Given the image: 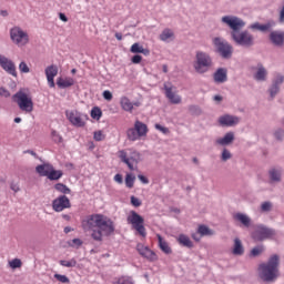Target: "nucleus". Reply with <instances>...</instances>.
I'll return each instance as SVG.
<instances>
[{
    "label": "nucleus",
    "instance_id": "obj_42",
    "mask_svg": "<svg viewBox=\"0 0 284 284\" xmlns=\"http://www.w3.org/2000/svg\"><path fill=\"white\" fill-rule=\"evenodd\" d=\"M94 141H105V134L103 131L99 130L93 133Z\"/></svg>",
    "mask_w": 284,
    "mask_h": 284
},
{
    "label": "nucleus",
    "instance_id": "obj_1",
    "mask_svg": "<svg viewBox=\"0 0 284 284\" xmlns=\"http://www.w3.org/2000/svg\"><path fill=\"white\" fill-rule=\"evenodd\" d=\"M222 23L229 26L231 31V38L237 45H244L245 48H251L254 45V36L247 31H242L245 28V22L241 18L235 16H224L222 17Z\"/></svg>",
    "mask_w": 284,
    "mask_h": 284
},
{
    "label": "nucleus",
    "instance_id": "obj_51",
    "mask_svg": "<svg viewBox=\"0 0 284 284\" xmlns=\"http://www.w3.org/2000/svg\"><path fill=\"white\" fill-rule=\"evenodd\" d=\"M54 278H57V281H59L60 283H70V278H68V276L65 275L55 274Z\"/></svg>",
    "mask_w": 284,
    "mask_h": 284
},
{
    "label": "nucleus",
    "instance_id": "obj_10",
    "mask_svg": "<svg viewBox=\"0 0 284 284\" xmlns=\"http://www.w3.org/2000/svg\"><path fill=\"white\" fill-rule=\"evenodd\" d=\"M65 116L68 121L75 128H85V121H88V114H83L77 110L67 111Z\"/></svg>",
    "mask_w": 284,
    "mask_h": 284
},
{
    "label": "nucleus",
    "instance_id": "obj_13",
    "mask_svg": "<svg viewBox=\"0 0 284 284\" xmlns=\"http://www.w3.org/2000/svg\"><path fill=\"white\" fill-rule=\"evenodd\" d=\"M72 207V203H70V199L65 195H60L52 202V210L54 212H63V210H70Z\"/></svg>",
    "mask_w": 284,
    "mask_h": 284
},
{
    "label": "nucleus",
    "instance_id": "obj_19",
    "mask_svg": "<svg viewBox=\"0 0 284 284\" xmlns=\"http://www.w3.org/2000/svg\"><path fill=\"white\" fill-rule=\"evenodd\" d=\"M57 74H59V68L57 65L51 64L45 69V77L50 88H54V77Z\"/></svg>",
    "mask_w": 284,
    "mask_h": 284
},
{
    "label": "nucleus",
    "instance_id": "obj_57",
    "mask_svg": "<svg viewBox=\"0 0 284 284\" xmlns=\"http://www.w3.org/2000/svg\"><path fill=\"white\" fill-rule=\"evenodd\" d=\"M283 135H284V131L283 130H277L275 132V138L281 141V139H283Z\"/></svg>",
    "mask_w": 284,
    "mask_h": 284
},
{
    "label": "nucleus",
    "instance_id": "obj_52",
    "mask_svg": "<svg viewBox=\"0 0 284 284\" xmlns=\"http://www.w3.org/2000/svg\"><path fill=\"white\" fill-rule=\"evenodd\" d=\"M155 130H159V132H162V134H170V129L161 124H155Z\"/></svg>",
    "mask_w": 284,
    "mask_h": 284
},
{
    "label": "nucleus",
    "instance_id": "obj_29",
    "mask_svg": "<svg viewBox=\"0 0 284 284\" xmlns=\"http://www.w3.org/2000/svg\"><path fill=\"white\" fill-rule=\"evenodd\" d=\"M178 243L180 245H183V247H194V244L192 243V240H190V236L185 234H180L178 236Z\"/></svg>",
    "mask_w": 284,
    "mask_h": 284
},
{
    "label": "nucleus",
    "instance_id": "obj_11",
    "mask_svg": "<svg viewBox=\"0 0 284 284\" xmlns=\"http://www.w3.org/2000/svg\"><path fill=\"white\" fill-rule=\"evenodd\" d=\"M103 214H92L88 215L81 221V227L84 232H94L98 230L99 223L101 222V217Z\"/></svg>",
    "mask_w": 284,
    "mask_h": 284
},
{
    "label": "nucleus",
    "instance_id": "obj_41",
    "mask_svg": "<svg viewBox=\"0 0 284 284\" xmlns=\"http://www.w3.org/2000/svg\"><path fill=\"white\" fill-rule=\"evenodd\" d=\"M21 265H23V263L20 258H13L12 261L9 262V267H11V270H17L21 267Z\"/></svg>",
    "mask_w": 284,
    "mask_h": 284
},
{
    "label": "nucleus",
    "instance_id": "obj_38",
    "mask_svg": "<svg viewBox=\"0 0 284 284\" xmlns=\"http://www.w3.org/2000/svg\"><path fill=\"white\" fill-rule=\"evenodd\" d=\"M103 116V111H101V108L94 106L91 110V118L95 119V121H99Z\"/></svg>",
    "mask_w": 284,
    "mask_h": 284
},
{
    "label": "nucleus",
    "instance_id": "obj_40",
    "mask_svg": "<svg viewBox=\"0 0 284 284\" xmlns=\"http://www.w3.org/2000/svg\"><path fill=\"white\" fill-rule=\"evenodd\" d=\"M271 181H281V171L273 169L270 171Z\"/></svg>",
    "mask_w": 284,
    "mask_h": 284
},
{
    "label": "nucleus",
    "instance_id": "obj_63",
    "mask_svg": "<svg viewBox=\"0 0 284 284\" xmlns=\"http://www.w3.org/2000/svg\"><path fill=\"white\" fill-rule=\"evenodd\" d=\"M115 39H118V41H122V40H123V34L116 32V33H115Z\"/></svg>",
    "mask_w": 284,
    "mask_h": 284
},
{
    "label": "nucleus",
    "instance_id": "obj_5",
    "mask_svg": "<svg viewBox=\"0 0 284 284\" xmlns=\"http://www.w3.org/2000/svg\"><path fill=\"white\" fill-rule=\"evenodd\" d=\"M126 221L129 225H131L132 230L139 234V236H142V239L148 236V231L145 230V220L143 216L139 215L136 211H131L126 217Z\"/></svg>",
    "mask_w": 284,
    "mask_h": 284
},
{
    "label": "nucleus",
    "instance_id": "obj_61",
    "mask_svg": "<svg viewBox=\"0 0 284 284\" xmlns=\"http://www.w3.org/2000/svg\"><path fill=\"white\" fill-rule=\"evenodd\" d=\"M60 21H63L64 23H68V17L64 16V13H59Z\"/></svg>",
    "mask_w": 284,
    "mask_h": 284
},
{
    "label": "nucleus",
    "instance_id": "obj_47",
    "mask_svg": "<svg viewBox=\"0 0 284 284\" xmlns=\"http://www.w3.org/2000/svg\"><path fill=\"white\" fill-rule=\"evenodd\" d=\"M70 247H81L83 245V241L81 239H73L71 242L68 243Z\"/></svg>",
    "mask_w": 284,
    "mask_h": 284
},
{
    "label": "nucleus",
    "instance_id": "obj_6",
    "mask_svg": "<svg viewBox=\"0 0 284 284\" xmlns=\"http://www.w3.org/2000/svg\"><path fill=\"white\" fill-rule=\"evenodd\" d=\"M10 39L13 45L18 48H26L30 43V36L28 31L21 29V27H13L10 29Z\"/></svg>",
    "mask_w": 284,
    "mask_h": 284
},
{
    "label": "nucleus",
    "instance_id": "obj_43",
    "mask_svg": "<svg viewBox=\"0 0 284 284\" xmlns=\"http://www.w3.org/2000/svg\"><path fill=\"white\" fill-rule=\"evenodd\" d=\"M265 252V248L263 246H255L251 251V256H260V254H263Z\"/></svg>",
    "mask_w": 284,
    "mask_h": 284
},
{
    "label": "nucleus",
    "instance_id": "obj_46",
    "mask_svg": "<svg viewBox=\"0 0 284 284\" xmlns=\"http://www.w3.org/2000/svg\"><path fill=\"white\" fill-rule=\"evenodd\" d=\"M134 176H132L131 174H128L126 178H125V185L126 187H134Z\"/></svg>",
    "mask_w": 284,
    "mask_h": 284
},
{
    "label": "nucleus",
    "instance_id": "obj_64",
    "mask_svg": "<svg viewBox=\"0 0 284 284\" xmlns=\"http://www.w3.org/2000/svg\"><path fill=\"white\" fill-rule=\"evenodd\" d=\"M0 16H1V17H8V12H7L6 10H1V11H0Z\"/></svg>",
    "mask_w": 284,
    "mask_h": 284
},
{
    "label": "nucleus",
    "instance_id": "obj_8",
    "mask_svg": "<svg viewBox=\"0 0 284 284\" xmlns=\"http://www.w3.org/2000/svg\"><path fill=\"white\" fill-rule=\"evenodd\" d=\"M148 124L136 120L134 122V128L126 130V136L129 141H139V139H143V136H148Z\"/></svg>",
    "mask_w": 284,
    "mask_h": 284
},
{
    "label": "nucleus",
    "instance_id": "obj_55",
    "mask_svg": "<svg viewBox=\"0 0 284 284\" xmlns=\"http://www.w3.org/2000/svg\"><path fill=\"white\" fill-rule=\"evenodd\" d=\"M0 97H4L6 99H8V97H10V91H8L6 88H0Z\"/></svg>",
    "mask_w": 284,
    "mask_h": 284
},
{
    "label": "nucleus",
    "instance_id": "obj_58",
    "mask_svg": "<svg viewBox=\"0 0 284 284\" xmlns=\"http://www.w3.org/2000/svg\"><path fill=\"white\" fill-rule=\"evenodd\" d=\"M114 181H115L116 183H123V175H121V174H115Z\"/></svg>",
    "mask_w": 284,
    "mask_h": 284
},
{
    "label": "nucleus",
    "instance_id": "obj_62",
    "mask_svg": "<svg viewBox=\"0 0 284 284\" xmlns=\"http://www.w3.org/2000/svg\"><path fill=\"white\" fill-rule=\"evenodd\" d=\"M11 190L13 191V192H19V184H14V183H11Z\"/></svg>",
    "mask_w": 284,
    "mask_h": 284
},
{
    "label": "nucleus",
    "instance_id": "obj_16",
    "mask_svg": "<svg viewBox=\"0 0 284 284\" xmlns=\"http://www.w3.org/2000/svg\"><path fill=\"white\" fill-rule=\"evenodd\" d=\"M0 67L4 72H8V74H11V77H17V65H14V62L6 55H0Z\"/></svg>",
    "mask_w": 284,
    "mask_h": 284
},
{
    "label": "nucleus",
    "instance_id": "obj_20",
    "mask_svg": "<svg viewBox=\"0 0 284 284\" xmlns=\"http://www.w3.org/2000/svg\"><path fill=\"white\" fill-rule=\"evenodd\" d=\"M241 120L239 116H233V115H224L220 118V124L221 125H226L227 128H232V125H237V123Z\"/></svg>",
    "mask_w": 284,
    "mask_h": 284
},
{
    "label": "nucleus",
    "instance_id": "obj_28",
    "mask_svg": "<svg viewBox=\"0 0 284 284\" xmlns=\"http://www.w3.org/2000/svg\"><path fill=\"white\" fill-rule=\"evenodd\" d=\"M59 88H72L74 85V79L72 78H59L57 81Z\"/></svg>",
    "mask_w": 284,
    "mask_h": 284
},
{
    "label": "nucleus",
    "instance_id": "obj_33",
    "mask_svg": "<svg viewBox=\"0 0 284 284\" xmlns=\"http://www.w3.org/2000/svg\"><path fill=\"white\" fill-rule=\"evenodd\" d=\"M271 28L272 24H261L258 22L251 24V30H260V32H267Z\"/></svg>",
    "mask_w": 284,
    "mask_h": 284
},
{
    "label": "nucleus",
    "instance_id": "obj_48",
    "mask_svg": "<svg viewBox=\"0 0 284 284\" xmlns=\"http://www.w3.org/2000/svg\"><path fill=\"white\" fill-rule=\"evenodd\" d=\"M262 212H271L272 211V202H263L261 205Z\"/></svg>",
    "mask_w": 284,
    "mask_h": 284
},
{
    "label": "nucleus",
    "instance_id": "obj_45",
    "mask_svg": "<svg viewBox=\"0 0 284 284\" xmlns=\"http://www.w3.org/2000/svg\"><path fill=\"white\" fill-rule=\"evenodd\" d=\"M51 136H52V140L54 141V143H62L63 142V138L57 131H52Z\"/></svg>",
    "mask_w": 284,
    "mask_h": 284
},
{
    "label": "nucleus",
    "instance_id": "obj_53",
    "mask_svg": "<svg viewBox=\"0 0 284 284\" xmlns=\"http://www.w3.org/2000/svg\"><path fill=\"white\" fill-rule=\"evenodd\" d=\"M229 159H232V153L227 149H224L222 152V161H229Z\"/></svg>",
    "mask_w": 284,
    "mask_h": 284
},
{
    "label": "nucleus",
    "instance_id": "obj_22",
    "mask_svg": "<svg viewBox=\"0 0 284 284\" xmlns=\"http://www.w3.org/2000/svg\"><path fill=\"white\" fill-rule=\"evenodd\" d=\"M52 168L53 166L50 163L40 164L36 168V172L39 174V176H49Z\"/></svg>",
    "mask_w": 284,
    "mask_h": 284
},
{
    "label": "nucleus",
    "instance_id": "obj_34",
    "mask_svg": "<svg viewBox=\"0 0 284 284\" xmlns=\"http://www.w3.org/2000/svg\"><path fill=\"white\" fill-rule=\"evenodd\" d=\"M197 232L201 236H213L214 231L210 230L206 225H200Z\"/></svg>",
    "mask_w": 284,
    "mask_h": 284
},
{
    "label": "nucleus",
    "instance_id": "obj_50",
    "mask_svg": "<svg viewBox=\"0 0 284 284\" xmlns=\"http://www.w3.org/2000/svg\"><path fill=\"white\" fill-rule=\"evenodd\" d=\"M278 90L280 88L275 83H273V85L270 89L271 99H274V97L278 94Z\"/></svg>",
    "mask_w": 284,
    "mask_h": 284
},
{
    "label": "nucleus",
    "instance_id": "obj_36",
    "mask_svg": "<svg viewBox=\"0 0 284 284\" xmlns=\"http://www.w3.org/2000/svg\"><path fill=\"white\" fill-rule=\"evenodd\" d=\"M54 190H57V192H60L61 194H70V192H72V190H70V187H68V185L63 183L55 184Z\"/></svg>",
    "mask_w": 284,
    "mask_h": 284
},
{
    "label": "nucleus",
    "instance_id": "obj_35",
    "mask_svg": "<svg viewBox=\"0 0 284 284\" xmlns=\"http://www.w3.org/2000/svg\"><path fill=\"white\" fill-rule=\"evenodd\" d=\"M173 38H174V31H172L171 29H164L160 34L161 41H168V39H173Z\"/></svg>",
    "mask_w": 284,
    "mask_h": 284
},
{
    "label": "nucleus",
    "instance_id": "obj_56",
    "mask_svg": "<svg viewBox=\"0 0 284 284\" xmlns=\"http://www.w3.org/2000/svg\"><path fill=\"white\" fill-rule=\"evenodd\" d=\"M132 63H141V61H143V57H141L140 54H135L132 57Z\"/></svg>",
    "mask_w": 284,
    "mask_h": 284
},
{
    "label": "nucleus",
    "instance_id": "obj_31",
    "mask_svg": "<svg viewBox=\"0 0 284 284\" xmlns=\"http://www.w3.org/2000/svg\"><path fill=\"white\" fill-rule=\"evenodd\" d=\"M61 176H63V171L54 170V166H53L51 169L49 175L47 176V179H49V181H59V179H61Z\"/></svg>",
    "mask_w": 284,
    "mask_h": 284
},
{
    "label": "nucleus",
    "instance_id": "obj_32",
    "mask_svg": "<svg viewBox=\"0 0 284 284\" xmlns=\"http://www.w3.org/2000/svg\"><path fill=\"white\" fill-rule=\"evenodd\" d=\"M267 77V70H265L262 64H258L257 72L255 73L254 78L256 81H265V78Z\"/></svg>",
    "mask_w": 284,
    "mask_h": 284
},
{
    "label": "nucleus",
    "instance_id": "obj_14",
    "mask_svg": "<svg viewBox=\"0 0 284 284\" xmlns=\"http://www.w3.org/2000/svg\"><path fill=\"white\" fill-rule=\"evenodd\" d=\"M136 252L142 256L143 258H146V261H150V263H154V261H159V256L154 251H152L150 247L138 243L136 245Z\"/></svg>",
    "mask_w": 284,
    "mask_h": 284
},
{
    "label": "nucleus",
    "instance_id": "obj_59",
    "mask_svg": "<svg viewBox=\"0 0 284 284\" xmlns=\"http://www.w3.org/2000/svg\"><path fill=\"white\" fill-rule=\"evenodd\" d=\"M283 81H284L283 75H278L274 83L278 87V85H281V83H283Z\"/></svg>",
    "mask_w": 284,
    "mask_h": 284
},
{
    "label": "nucleus",
    "instance_id": "obj_18",
    "mask_svg": "<svg viewBox=\"0 0 284 284\" xmlns=\"http://www.w3.org/2000/svg\"><path fill=\"white\" fill-rule=\"evenodd\" d=\"M164 90L165 97L171 103H173L174 105H179V103H181V98L179 94H176V91H174V87L170 84H164Z\"/></svg>",
    "mask_w": 284,
    "mask_h": 284
},
{
    "label": "nucleus",
    "instance_id": "obj_2",
    "mask_svg": "<svg viewBox=\"0 0 284 284\" xmlns=\"http://www.w3.org/2000/svg\"><path fill=\"white\" fill-rule=\"evenodd\" d=\"M278 265V255H273L268 258L267 263L260 264V278H262V281H266L267 283L276 281V277L280 276Z\"/></svg>",
    "mask_w": 284,
    "mask_h": 284
},
{
    "label": "nucleus",
    "instance_id": "obj_12",
    "mask_svg": "<svg viewBox=\"0 0 284 284\" xmlns=\"http://www.w3.org/2000/svg\"><path fill=\"white\" fill-rule=\"evenodd\" d=\"M213 44L223 59H230L232 57L233 49L231 44L227 43V41L221 38H214Z\"/></svg>",
    "mask_w": 284,
    "mask_h": 284
},
{
    "label": "nucleus",
    "instance_id": "obj_26",
    "mask_svg": "<svg viewBox=\"0 0 284 284\" xmlns=\"http://www.w3.org/2000/svg\"><path fill=\"white\" fill-rule=\"evenodd\" d=\"M235 221H239L240 223H242V225H244V227H250V224L252 223V220L250 219V216L243 214V213H236L234 215Z\"/></svg>",
    "mask_w": 284,
    "mask_h": 284
},
{
    "label": "nucleus",
    "instance_id": "obj_9",
    "mask_svg": "<svg viewBox=\"0 0 284 284\" xmlns=\"http://www.w3.org/2000/svg\"><path fill=\"white\" fill-rule=\"evenodd\" d=\"M119 159H121L122 163L128 165L129 170H136L139 162L141 161V153L136 151H131L130 154L125 151H119Z\"/></svg>",
    "mask_w": 284,
    "mask_h": 284
},
{
    "label": "nucleus",
    "instance_id": "obj_30",
    "mask_svg": "<svg viewBox=\"0 0 284 284\" xmlns=\"http://www.w3.org/2000/svg\"><path fill=\"white\" fill-rule=\"evenodd\" d=\"M233 141H234V133L229 132L224 135V138L216 140V143L219 145H230V143H232Z\"/></svg>",
    "mask_w": 284,
    "mask_h": 284
},
{
    "label": "nucleus",
    "instance_id": "obj_39",
    "mask_svg": "<svg viewBox=\"0 0 284 284\" xmlns=\"http://www.w3.org/2000/svg\"><path fill=\"white\" fill-rule=\"evenodd\" d=\"M60 265H62V267H77V260L75 258H71L69 261L61 260Z\"/></svg>",
    "mask_w": 284,
    "mask_h": 284
},
{
    "label": "nucleus",
    "instance_id": "obj_25",
    "mask_svg": "<svg viewBox=\"0 0 284 284\" xmlns=\"http://www.w3.org/2000/svg\"><path fill=\"white\" fill-rule=\"evenodd\" d=\"M214 81L215 83H225V81H227V70L219 69L214 73Z\"/></svg>",
    "mask_w": 284,
    "mask_h": 284
},
{
    "label": "nucleus",
    "instance_id": "obj_27",
    "mask_svg": "<svg viewBox=\"0 0 284 284\" xmlns=\"http://www.w3.org/2000/svg\"><path fill=\"white\" fill-rule=\"evenodd\" d=\"M158 241H159V247L164 252V254H172V248L170 247V244L163 240L161 234H158Z\"/></svg>",
    "mask_w": 284,
    "mask_h": 284
},
{
    "label": "nucleus",
    "instance_id": "obj_3",
    "mask_svg": "<svg viewBox=\"0 0 284 284\" xmlns=\"http://www.w3.org/2000/svg\"><path fill=\"white\" fill-rule=\"evenodd\" d=\"M114 222L110 217L102 215L100 222L98 223V229L93 230L91 233V239L98 243H101L103 242V236H112V234H114Z\"/></svg>",
    "mask_w": 284,
    "mask_h": 284
},
{
    "label": "nucleus",
    "instance_id": "obj_37",
    "mask_svg": "<svg viewBox=\"0 0 284 284\" xmlns=\"http://www.w3.org/2000/svg\"><path fill=\"white\" fill-rule=\"evenodd\" d=\"M113 284H134L132 277L130 276H121L113 281Z\"/></svg>",
    "mask_w": 284,
    "mask_h": 284
},
{
    "label": "nucleus",
    "instance_id": "obj_49",
    "mask_svg": "<svg viewBox=\"0 0 284 284\" xmlns=\"http://www.w3.org/2000/svg\"><path fill=\"white\" fill-rule=\"evenodd\" d=\"M131 205H133V207H141L142 202H141V200H139V197L132 195L131 196Z\"/></svg>",
    "mask_w": 284,
    "mask_h": 284
},
{
    "label": "nucleus",
    "instance_id": "obj_4",
    "mask_svg": "<svg viewBox=\"0 0 284 284\" xmlns=\"http://www.w3.org/2000/svg\"><path fill=\"white\" fill-rule=\"evenodd\" d=\"M12 100L17 103L18 108L30 114L34 110V102L32 101V97L26 92V90H20L16 94H13Z\"/></svg>",
    "mask_w": 284,
    "mask_h": 284
},
{
    "label": "nucleus",
    "instance_id": "obj_21",
    "mask_svg": "<svg viewBox=\"0 0 284 284\" xmlns=\"http://www.w3.org/2000/svg\"><path fill=\"white\" fill-rule=\"evenodd\" d=\"M232 254H234V256H243L245 254L243 242H241V239L239 237L234 240Z\"/></svg>",
    "mask_w": 284,
    "mask_h": 284
},
{
    "label": "nucleus",
    "instance_id": "obj_60",
    "mask_svg": "<svg viewBox=\"0 0 284 284\" xmlns=\"http://www.w3.org/2000/svg\"><path fill=\"white\" fill-rule=\"evenodd\" d=\"M138 179L142 182V183H150V181L148 180V178H145V175H138Z\"/></svg>",
    "mask_w": 284,
    "mask_h": 284
},
{
    "label": "nucleus",
    "instance_id": "obj_15",
    "mask_svg": "<svg viewBox=\"0 0 284 284\" xmlns=\"http://www.w3.org/2000/svg\"><path fill=\"white\" fill-rule=\"evenodd\" d=\"M273 236H276V232L263 225L257 226L253 234V237L256 239V241H265V239H273Z\"/></svg>",
    "mask_w": 284,
    "mask_h": 284
},
{
    "label": "nucleus",
    "instance_id": "obj_54",
    "mask_svg": "<svg viewBox=\"0 0 284 284\" xmlns=\"http://www.w3.org/2000/svg\"><path fill=\"white\" fill-rule=\"evenodd\" d=\"M102 97L103 99H105V101H112L113 99L112 92H110L109 90L103 91Z\"/></svg>",
    "mask_w": 284,
    "mask_h": 284
},
{
    "label": "nucleus",
    "instance_id": "obj_24",
    "mask_svg": "<svg viewBox=\"0 0 284 284\" xmlns=\"http://www.w3.org/2000/svg\"><path fill=\"white\" fill-rule=\"evenodd\" d=\"M130 52H132V54H144L145 57L150 54V50L144 49L143 45L139 44V42H135L131 45Z\"/></svg>",
    "mask_w": 284,
    "mask_h": 284
},
{
    "label": "nucleus",
    "instance_id": "obj_7",
    "mask_svg": "<svg viewBox=\"0 0 284 284\" xmlns=\"http://www.w3.org/2000/svg\"><path fill=\"white\" fill-rule=\"evenodd\" d=\"M195 62H194V70L199 74H204V72H207L210 68H212V58H210V54L197 51L196 57H195Z\"/></svg>",
    "mask_w": 284,
    "mask_h": 284
},
{
    "label": "nucleus",
    "instance_id": "obj_17",
    "mask_svg": "<svg viewBox=\"0 0 284 284\" xmlns=\"http://www.w3.org/2000/svg\"><path fill=\"white\" fill-rule=\"evenodd\" d=\"M120 106L124 112L132 113L134 111V108H141V102L140 101L131 102L130 98L124 95L120 98Z\"/></svg>",
    "mask_w": 284,
    "mask_h": 284
},
{
    "label": "nucleus",
    "instance_id": "obj_44",
    "mask_svg": "<svg viewBox=\"0 0 284 284\" xmlns=\"http://www.w3.org/2000/svg\"><path fill=\"white\" fill-rule=\"evenodd\" d=\"M19 70L22 72V74H28L30 72V67H28V63L26 61L20 62Z\"/></svg>",
    "mask_w": 284,
    "mask_h": 284
},
{
    "label": "nucleus",
    "instance_id": "obj_23",
    "mask_svg": "<svg viewBox=\"0 0 284 284\" xmlns=\"http://www.w3.org/2000/svg\"><path fill=\"white\" fill-rule=\"evenodd\" d=\"M270 39L274 45H283L284 43V33L278 31H273L270 34Z\"/></svg>",
    "mask_w": 284,
    "mask_h": 284
}]
</instances>
